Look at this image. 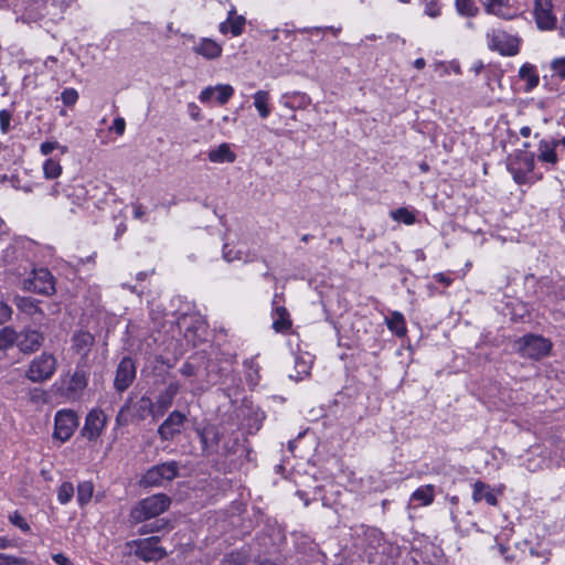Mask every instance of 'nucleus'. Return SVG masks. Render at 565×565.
Returning a JSON list of instances; mask_svg holds the SVG:
<instances>
[{
    "label": "nucleus",
    "instance_id": "1",
    "mask_svg": "<svg viewBox=\"0 0 565 565\" xmlns=\"http://www.w3.org/2000/svg\"><path fill=\"white\" fill-rule=\"evenodd\" d=\"M534 167L535 156L526 149L514 151L508 159V170L518 184L534 183L543 178L533 172Z\"/></svg>",
    "mask_w": 565,
    "mask_h": 565
},
{
    "label": "nucleus",
    "instance_id": "2",
    "mask_svg": "<svg viewBox=\"0 0 565 565\" xmlns=\"http://www.w3.org/2000/svg\"><path fill=\"white\" fill-rule=\"evenodd\" d=\"M58 361L54 353L43 351L28 364L24 376L31 383L41 384L50 381L56 373Z\"/></svg>",
    "mask_w": 565,
    "mask_h": 565
},
{
    "label": "nucleus",
    "instance_id": "3",
    "mask_svg": "<svg viewBox=\"0 0 565 565\" xmlns=\"http://www.w3.org/2000/svg\"><path fill=\"white\" fill-rule=\"evenodd\" d=\"M518 352L525 359L541 360L547 356L553 348L550 339L540 334H524L515 341Z\"/></svg>",
    "mask_w": 565,
    "mask_h": 565
},
{
    "label": "nucleus",
    "instance_id": "4",
    "mask_svg": "<svg viewBox=\"0 0 565 565\" xmlns=\"http://www.w3.org/2000/svg\"><path fill=\"white\" fill-rule=\"evenodd\" d=\"M171 504L167 494L158 493L142 499L131 511V516L136 522H143L163 513Z\"/></svg>",
    "mask_w": 565,
    "mask_h": 565
},
{
    "label": "nucleus",
    "instance_id": "5",
    "mask_svg": "<svg viewBox=\"0 0 565 565\" xmlns=\"http://www.w3.org/2000/svg\"><path fill=\"white\" fill-rule=\"evenodd\" d=\"M486 38L488 47L503 56H515L520 52L521 39L504 30L491 29Z\"/></svg>",
    "mask_w": 565,
    "mask_h": 565
},
{
    "label": "nucleus",
    "instance_id": "6",
    "mask_svg": "<svg viewBox=\"0 0 565 565\" xmlns=\"http://www.w3.org/2000/svg\"><path fill=\"white\" fill-rule=\"evenodd\" d=\"M88 367L89 365H79L76 363V369L67 379L62 380V394L68 401L78 399L88 384Z\"/></svg>",
    "mask_w": 565,
    "mask_h": 565
},
{
    "label": "nucleus",
    "instance_id": "7",
    "mask_svg": "<svg viewBox=\"0 0 565 565\" xmlns=\"http://www.w3.org/2000/svg\"><path fill=\"white\" fill-rule=\"evenodd\" d=\"M179 463L168 461L151 467L142 477L140 483L143 487H159L164 482L171 481L178 477Z\"/></svg>",
    "mask_w": 565,
    "mask_h": 565
},
{
    "label": "nucleus",
    "instance_id": "8",
    "mask_svg": "<svg viewBox=\"0 0 565 565\" xmlns=\"http://www.w3.org/2000/svg\"><path fill=\"white\" fill-rule=\"evenodd\" d=\"M135 555L145 562H157L167 556V551L160 545L159 536L139 539L132 542Z\"/></svg>",
    "mask_w": 565,
    "mask_h": 565
},
{
    "label": "nucleus",
    "instance_id": "9",
    "mask_svg": "<svg viewBox=\"0 0 565 565\" xmlns=\"http://www.w3.org/2000/svg\"><path fill=\"white\" fill-rule=\"evenodd\" d=\"M95 345V337L84 330L75 331L71 337V351L78 355L79 365H88V355Z\"/></svg>",
    "mask_w": 565,
    "mask_h": 565
},
{
    "label": "nucleus",
    "instance_id": "10",
    "mask_svg": "<svg viewBox=\"0 0 565 565\" xmlns=\"http://www.w3.org/2000/svg\"><path fill=\"white\" fill-rule=\"evenodd\" d=\"M24 287L36 294L51 295L55 290L54 277L46 268L34 269L32 277L24 280Z\"/></svg>",
    "mask_w": 565,
    "mask_h": 565
},
{
    "label": "nucleus",
    "instance_id": "11",
    "mask_svg": "<svg viewBox=\"0 0 565 565\" xmlns=\"http://www.w3.org/2000/svg\"><path fill=\"white\" fill-rule=\"evenodd\" d=\"M78 425V417L71 409L58 411L55 415L54 437L61 441L68 440Z\"/></svg>",
    "mask_w": 565,
    "mask_h": 565
},
{
    "label": "nucleus",
    "instance_id": "12",
    "mask_svg": "<svg viewBox=\"0 0 565 565\" xmlns=\"http://www.w3.org/2000/svg\"><path fill=\"white\" fill-rule=\"evenodd\" d=\"M185 420L186 416L183 413L179 411L171 412L158 427L160 439L163 441L172 440L177 435L181 434Z\"/></svg>",
    "mask_w": 565,
    "mask_h": 565
},
{
    "label": "nucleus",
    "instance_id": "13",
    "mask_svg": "<svg viewBox=\"0 0 565 565\" xmlns=\"http://www.w3.org/2000/svg\"><path fill=\"white\" fill-rule=\"evenodd\" d=\"M107 417L102 409H92L86 418L82 429V435L88 440H96L105 429Z\"/></svg>",
    "mask_w": 565,
    "mask_h": 565
},
{
    "label": "nucleus",
    "instance_id": "14",
    "mask_svg": "<svg viewBox=\"0 0 565 565\" xmlns=\"http://www.w3.org/2000/svg\"><path fill=\"white\" fill-rule=\"evenodd\" d=\"M136 377V364L129 356L122 358L117 365L114 386L118 392H125Z\"/></svg>",
    "mask_w": 565,
    "mask_h": 565
},
{
    "label": "nucleus",
    "instance_id": "15",
    "mask_svg": "<svg viewBox=\"0 0 565 565\" xmlns=\"http://www.w3.org/2000/svg\"><path fill=\"white\" fill-rule=\"evenodd\" d=\"M44 342L43 333L38 329L24 328L18 333V348L26 354L38 351Z\"/></svg>",
    "mask_w": 565,
    "mask_h": 565
},
{
    "label": "nucleus",
    "instance_id": "16",
    "mask_svg": "<svg viewBox=\"0 0 565 565\" xmlns=\"http://www.w3.org/2000/svg\"><path fill=\"white\" fill-rule=\"evenodd\" d=\"M534 15L540 30H553L555 28L556 17L553 13L552 0H536Z\"/></svg>",
    "mask_w": 565,
    "mask_h": 565
},
{
    "label": "nucleus",
    "instance_id": "17",
    "mask_svg": "<svg viewBox=\"0 0 565 565\" xmlns=\"http://www.w3.org/2000/svg\"><path fill=\"white\" fill-rule=\"evenodd\" d=\"M234 94V88L230 84H217L205 87L199 95L201 103H209L213 97L220 105H225Z\"/></svg>",
    "mask_w": 565,
    "mask_h": 565
},
{
    "label": "nucleus",
    "instance_id": "18",
    "mask_svg": "<svg viewBox=\"0 0 565 565\" xmlns=\"http://www.w3.org/2000/svg\"><path fill=\"white\" fill-rule=\"evenodd\" d=\"M205 456L220 452L221 434L214 426H207L198 431Z\"/></svg>",
    "mask_w": 565,
    "mask_h": 565
},
{
    "label": "nucleus",
    "instance_id": "19",
    "mask_svg": "<svg viewBox=\"0 0 565 565\" xmlns=\"http://www.w3.org/2000/svg\"><path fill=\"white\" fill-rule=\"evenodd\" d=\"M64 198L74 206L71 207L72 213H76V209H82L88 202V190L82 183L67 184L64 190Z\"/></svg>",
    "mask_w": 565,
    "mask_h": 565
},
{
    "label": "nucleus",
    "instance_id": "20",
    "mask_svg": "<svg viewBox=\"0 0 565 565\" xmlns=\"http://www.w3.org/2000/svg\"><path fill=\"white\" fill-rule=\"evenodd\" d=\"M181 384L178 381L170 382L157 396V414L162 415L172 406L175 396L179 394Z\"/></svg>",
    "mask_w": 565,
    "mask_h": 565
},
{
    "label": "nucleus",
    "instance_id": "21",
    "mask_svg": "<svg viewBox=\"0 0 565 565\" xmlns=\"http://www.w3.org/2000/svg\"><path fill=\"white\" fill-rule=\"evenodd\" d=\"M245 24V17L238 15L233 7L227 13V19L220 23L218 31L224 35L231 33L233 36H238L243 33Z\"/></svg>",
    "mask_w": 565,
    "mask_h": 565
},
{
    "label": "nucleus",
    "instance_id": "22",
    "mask_svg": "<svg viewBox=\"0 0 565 565\" xmlns=\"http://www.w3.org/2000/svg\"><path fill=\"white\" fill-rule=\"evenodd\" d=\"M279 104L290 110L306 109L311 104V98L302 92H286L279 97Z\"/></svg>",
    "mask_w": 565,
    "mask_h": 565
},
{
    "label": "nucleus",
    "instance_id": "23",
    "mask_svg": "<svg viewBox=\"0 0 565 565\" xmlns=\"http://www.w3.org/2000/svg\"><path fill=\"white\" fill-rule=\"evenodd\" d=\"M222 45L209 38H202L194 46L193 52L205 57L215 60L222 55Z\"/></svg>",
    "mask_w": 565,
    "mask_h": 565
},
{
    "label": "nucleus",
    "instance_id": "24",
    "mask_svg": "<svg viewBox=\"0 0 565 565\" xmlns=\"http://www.w3.org/2000/svg\"><path fill=\"white\" fill-rule=\"evenodd\" d=\"M557 142H552L547 139H542L537 146V158L542 163L555 166L558 162L556 153Z\"/></svg>",
    "mask_w": 565,
    "mask_h": 565
},
{
    "label": "nucleus",
    "instance_id": "25",
    "mask_svg": "<svg viewBox=\"0 0 565 565\" xmlns=\"http://www.w3.org/2000/svg\"><path fill=\"white\" fill-rule=\"evenodd\" d=\"M486 11L504 20L515 17V12L509 6V0H486Z\"/></svg>",
    "mask_w": 565,
    "mask_h": 565
},
{
    "label": "nucleus",
    "instance_id": "26",
    "mask_svg": "<svg viewBox=\"0 0 565 565\" xmlns=\"http://www.w3.org/2000/svg\"><path fill=\"white\" fill-rule=\"evenodd\" d=\"M472 500L475 502L486 500V502L492 507H495L498 504V499L493 490L490 488L489 484L482 481H477L473 484Z\"/></svg>",
    "mask_w": 565,
    "mask_h": 565
},
{
    "label": "nucleus",
    "instance_id": "27",
    "mask_svg": "<svg viewBox=\"0 0 565 565\" xmlns=\"http://www.w3.org/2000/svg\"><path fill=\"white\" fill-rule=\"evenodd\" d=\"M209 160L213 163H232L236 160V154L231 150L228 143H221L217 148L209 151Z\"/></svg>",
    "mask_w": 565,
    "mask_h": 565
},
{
    "label": "nucleus",
    "instance_id": "28",
    "mask_svg": "<svg viewBox=\"0 0 565 565\" xmlns=\"http://www.w3.org/2000/svg\"><path fill=\"white\" fill-rule=\"evenodd\" d=\"M273 328L276 332H287L291 328V320L285 307L277 306L273 310Z\"/></svg>",
    "mask_w": 565,
    "mask_h": 565
},
{
    "label": "nucleus",
    "instance_id": "29",
    "mask_svg": "<svg viewBox=\"0 0 565 565\" xmlns=\"http://www.w3.org/2000/svg\"><path fill=\"white\" fill-rule=\"evenodd\" d=\"M519 77L522 81L526 82V87H525L526 92H531L540 83V77H539V74L536 72V67L534 65L530 64V63H524L520 67V70H519Z\"/></svg>",
    "mask_w": 565,
    "mask_h": 565
},
{
    "label": "nucleus",
    "instance_id": "30",
    "mask_svg": "<svg viewBox=\"0 0 565 565\" xmlns=\"http://www.w3.org/2000/svg\"><path fill=\"white\" fill-rule=\"evenodd\" d=\"M435 487L433 484H425L417 488L411 495V502L416 501L419 505L427 507L434 502Z\"/></svg>",
    "mask_w": 565,
    "mask_h": 565
},
{
    "label": "nucleus",
    "instance_id": "31",
    "mask_svg": "<svg viewBox=\"0 0 565 565\" xmlns=\"http://www.w3.org/2000/svg\"><path fill=\"white\" fill-rule=\"evenodd\" d=\"M254 106L260 118L266 119L270 115L269 93L267 90H257L254 95Z\"/></svg>",
    "mask_w": 565,
    "mask_h": 565
},
{
    "label": "nucleus",
    "instance_id": "32",
    "mask_svg": "<svg viewBox=\"0 0 565 565\" xmlns=\"http://www.w3.org/2000/svg\"><path fill=\"white\" fill-rule=\"evenodd\" d=\"M386 326L397 337H404L407 332L404 316L398 311L392 312V315L386 318Z\"/></svg>",
    "mask_w": 565,
    "mask_h": 565
},
{
    "label": "nucleus",
    "instance_id": "33",
    "mask_svg": "<svg viewBox=\"0 0 565 565\" xmlns=\"http://www.w3.org/2000/svg\"><path fill=\"white\" fill-rule=\"evenodd\" d=\"M137 412L141 418L151 415L153 419L161 417L157 414V404L148 396H142L137 403Z\"/></svg>",
    "mask_w": 565,
    "mask_h": 565
},
{
    "label": "nucleus",
    "instance_id": "34",
    "mask_svg": "<svg viewBox=\"0 0 565 565\" xmlns=\"http://www.w3.org/2000/svg\"><path fill=\"white\" fill-rule=\"evenodd\" d=\"M18 345V332L11 327H4L0 330V350L4 351Z\"/></svg>",
    "mask_w": 565,
    "mask_h": 565
},
{
    "label": "nucleus",
    "instance_id": "35",
    "mask_svg": "<svg viewBox=\"0 0 565 565\" xmlns=\"http://www.w3.org/2000/svg\"><path fill=\"white\" fill-rule=\"evenodd\" d=\"M94 486L90 481L79 482L77 486V502L81 507L87 504L93 495Z\"/></svg>",
    "mask_w": 565,
    "mask_h": 565
},
{
    "label": "nucleus",
    "instance_id": "36",
    "mask_svg": "<svg viewBox=\"0 0 565 565\" xmlns=\"http://www.w3.org/2000/svg\"><path fill=\"white\" fill-rule=\"evenodd\" d=\"M391 217L396 222H402L406 225H413L416 217L413 211L407 207H399L391 212Z\"/></svg>",
    "mask_w": 565,
    "mask_h": 565
},
{
    "label": "nucleus",
    "instance_id": "37",
    "mask_svg": "<svg viewBox=\"0 0 565 565\" xmlns=\"http://www.w3.org/2000/svg\"><path fill=\"white\" fill-rule=\"evenodd\" d=\"M244 365L247 369V382L250 385H257L260 380L258 363L256 362L255 359H248L244 362Z\"/></svg>",
    "mask_w": 565,
    "mask_h": 565
},
{
    "label": "nucleus",
    "instance_id": "38",
    "mask_svg": "<svg viewBox=\"0 0 565 565\" xmlns=\"http://www.w3.org/2000/svg\"><path fill=\"white\" fill-rule=\"evenodd\" d=\"M248 559L249 554L245 548L231 552L225 556V562L228 565H246Z\"/></svg>",
    "mask_w": 565,
    "mask_h": 565
},
{
    "label": "nucleus",
    "instance_id": "39",
    "mask_svg": "<svg viewBox=\"0 0 565 565\" xmlns=\"http://www.w3.org/2000/svg\"><path fill=\"white\" fill-rule=\"evenodd\" d=\"M43 173L46 179H56L62 173V167L58 161L50 158L43 163Z\"/></svg>",
    "mask_w": 565,
    "mask_h": 565
},
{
    "label": "nucleus",
    "instance_id": "40",
    "mask_svg": "<svg viewBox=\"0 0 565 565\" xmlns=\"http://www.w3.org/2000/svg\"><path fill=\"white\" fill-rule=\"evenodd\" d=\"M455 4L458 13L463 17H475L478 13V8L472 0H456Z\"/></svg>",
    "mask_w": 565,
    "mask_h": 565
},
{
    "label": "nucleus",
    "instance_id": "41",
    "mask_svg": "<svg viewBox=\"0 0 565 565\" xmlns=\"http://www.w3.org/2000/svg\"><path fill=\"white\" fill-rule=\"evenodd\" d=\"M74 486L71 482H63L57 489V500L61 504L68 503L74 495Z\"/></svg>",
    "mask_w": 565,
    "mask_h": 565
},
{
    "label": "nucleus",
    "instance_id": "42",
    "mask_svg": "<svg viewBox=\"0 0 565 565\" xmlns=\"http://www.w3.org/2000/svg\"><path fill=\"white\" fill-rule=\"evenodd\" d=\"M295 371L296 374H290L289 377L295 381H300L303 376L308 375L310 372V363L297 358L295 361Z\"/></svg>",
    "mask_w": 565,
    "mask_h": 565
},
{
    "label": "nucleus",
    "instance_id": "43",
    "mask_svg": "<svg viewBox=\"0 0 565 565\" xmlns=\"http://www.w3.org/2000/svg\"><path fill=\"white\" fill-rule=\"evenodd\" d=\"M551 71L553 76H557L559 79H565V56L556 57L551 62Z\"/></svg>",
    "mask_w": 565,
    "mask_h": 565
},
{
    "label": "nucleus",
    "instance_id": "44",
    "mask_svg": "<svg viewBox=\"0 0 565 565\" xmlns=\"http://www.w3.org/2000/svg\"><path fill=\"white\" fill-rule=\"evenodd\" d=\"M9 520L14 526L19 527L22 532L28 533L31 531L29 523L18 511L10 514Z\"/></svg>",
    "mask_w": 565,
    "mask_h": 565
},
{
    "label": "nucleus",
    "instance_id": "45",
    "mask_svg": "<svg viewBox=\"0 0 565 565\" xmlns=\"http://www.w3.org/2000/svg\"><path fill=\"white\" fill-rule=\"evenodd\" d=\"M61 99L65 106H73L78 99V93L74 88H65L61 94Z\"/></svg>",
    "mask_w": 565,
    "mask_h": 565
},
{
    "label": "nucleus",
    "instance_id": "46",
    "mask_svg": "<svg viewBox=\"0 0 565 565\" xmlns=\"http://www.w3.org/2000/svg\"><path fill=\"white\" fill-rule=\"evenodd\" d=\"M55 149H61V151L63 153H65L67 151V147L60 146V143L56 141H45V142L41 143V147H40L41 153L43 156L50 154Z\"/></svg>",
    "mask_w": 565,
    "mask_h": 565
},
{
    "label": "nucleus",
    "instance_id": "47",
    "mask_svg": "<svg viewBox=\"0 0 565 565\" xmlns=\"http://www.w3.org/2000/svg\"><path fill=\"white\" fill-rule=\"evenodd\" d=\"M12 316V309L9 305L0 300V324L6 323Z\"/></svg>",
    "mask_w": 565,
    "mask_h": 565
},
{
    "label": "nucleus",
    "instance_id": "48",
    "mask_svg": "<svg viewBox=\"0 0 565 565\" xmlns=\"http://www.w3.org/2000/svg\"><path fill=\"white\" fill-rule=\"evenodd\" d=\"M11 114L10 111L2 109L0 110V128L3 134L8 132L10 127Z\"/></svg>",
    "mask_w": 565,
    "mask_h": 565
},
{
    "label": "nucleus",
    "instance_id": "49",
    "mask_svg": "<svg viewBox=\"0 0 565 565\" xmlns=\"http://www.w3.org/2000/svg\"><path fill=\"white\" fill-rule=\"evenodd\" d=\"M65 188H67V184H63L62 182H56L51 186L49 194L55 199H57L60 196L64 198Z\"/></svg>",
    "mask_w": 565,
    "mask_h": 565
},
{
    "label": "nucleus",
    "instance_id": "50",
    "mask_svg": "<svg viewBox=\"0 0 565 565\" xmlns=\"http://www.w3.org/2000/svg\"><path fill=\"white\" fill-rule=\"evenodd\" d=\"M126 121L121 117H117L113 121L111 130H114L117 135L121 136L125 132Z\"/></svg>",
    "mask_w": 565,
    "mask_h": 565
},
{
    "label": "nucleus",
    "instance_id": "51",
    "mask_svg": "<svg viewBox=\"0 0 565 565\" xmlns=\"http://www.w3.org/2000/svg\"><path fill=\"white\" fill-rule=\"evenodd\" d=\"M20 563L21 559L15 556L0 554V565H19Z\"/></svg>",
    "mask_w": 565,
    "mask_h": 565
},
{
    "label": "nucleus",
    "instance_id": "52",
    "mask_svg": "<svg viewBox=\"0 0 565 565\" xmlns=\"http://www.w3.org/2000/svg\"><path fill=\"white\" fill-rule=\"evenodd\" d=\"M223 258L226 260V262H233L235 259H239V254L236 252V253H233L232 249H228V246L227 244L224 245L223 247Z\"/></svg>",
    "mask_w": 565,
    "mask_h": 565
},
{
    "label": "nucleus",
    "instance_id": "53",
    "mask_svg": "<svg viewBox=\"0 0 565 565\" xmlns=\"http://www.w3.org/2000/svg\"><path fill=\"white\" fill-rule=\"evenodd\" d=\"M425 13L431 18H437L440 14V9L436 4L429 3L426 6Z\"/></svg>",
    "mask_w": 565,
    "mask_h": 565
},
{
    "label": "nucleus",
    "instance_id": "54",
    "mask_svg": "<svg viewBox=\"0 0 565 565\" xmlns=\"http://www.w3.org/2000/svg\"><path fill=\"white\" fill-rule=\"evenodd\" d=\"M321 31H331L334 35H337L339 32H340V29L338 28H334V26H326V28H319V26H316V28H311V29H308L307 32L313 34V33H319Z\"/></svg>",
    "mask_w": 565,
    "mask_h": 565
},
{
    "label": "nucleus",
    "instance_id": "55",
    "mask_svg": "<svg viewBox=\"0 0 565 565\" xmlns=\"http://www.w3.org/2000/svg\"><path fill=\"white\" fill-rule=\"evenodd\" d=\"M52 559L57 564V565H71V561L68 559L67 556H65L64 554L62 553H57V554H54L52 556Z\"/></svg>",
    "mask_w": 565,
    "mask_h": 565
},
{
    "label": "nucleus",
    "instance_id": "56",
    "mask_svg": "<svg viewBox=\"0 0 565 565\" xmlns=\"http://www.w3.org/2000/svg\"><path fill=\"white\" fill-rule=\"evenodd\" d=\"M180 373L184 376H193L194 375V366L190 363H184L180 367Z\"/></svg>",
    "mask_w": 565,
    "mask_h": 565
},
{
    "label": "nucleus",
    "instance_id": "57",
    "mask_svg": "<svg viewBox=\"0 0 565 565\" xmlns=\"http://www.w3.org/2000/svg\"><path fill=\"white\" fill-rule=\"evenodd\" d=\"M189 108H190V116H191L194 120L199 121V120H201V119H202L201 110H200V108H199L196 105H194V104H190V105H189Z\"/></svg>",
    "mask_w": 565,
    "mask_h": 565
},
{
    "label": "nucleus",
    "instance_id": "58",
    "mask_svg": "<svg viewBox=\"0 0 565 565\" xmlns=\"http://www.w3.org/2000/svg\"><path fill=\"white\" fill-rule=\"evenodd\" d=\"M237 441L238 440L235 439L232 446H230L228 444H224L221 448V455L226 457L234 452V446L237 444Z\"/></svg>",
    "mask_w": 565,
    "mask_h": 565
},
{
    "label": "nucleus",
    "instance_id": "59",
    "mask_svg": "<svg viewBox=\"0 0 565 565\" xmlns=\"http://www.w3.org/2000/svg\"><path fill=\"white\" fill-rule=\"evenodd\" d=\"M434 277L438 282H441L446 286H449L452 281L448 276L444 275L443 273L436 274Z\"/></svg>",
    "mask_w": 565,
    "mask_h": 565
},
{
    "label": "nucleus",
    "instance_id": "60",
    "mask_svg": "<svg viewBox=\"0 0 565 565\" xmlns=\"http://www.w3.org/2000/svg\"><path fill=\"white\" fill-rule=\"evenodd\" d=\"M14 546V542L10 539L0 536V550Z\"/></svg>",
    "mask_w": 565,
    "mask_h": 565
},
{
    "label": "nucleus",
    "instance_id": "61",
    "mask_svg": "<svg viewBox=\"0 0 565 565\" xmlns=\"http://www.w3.org/2000/svg\"><path fill=\"white\" fill-rule=\"evenodd\" d=\"M143 215H145V210H143L142 205L136 204L134 206V216H135V218L140 220V218H142Z\"/></svg>",
    "mask_w": 565,
    "mask_h": 565
},
{
    "label": "nucleus",
    "instance_id": "62",
    "mask_svg": "<svg viewBox=\"0 0 565 565\" xmlns=\"http://www.w3.org/2000/svg\"><path fill=\"white\" fill-rule=\"evenodd\" d=\"M426 65V62L423 57H419V58H416L415 62H414V66L417 68V70H422L424 68Z\"/></svg>",
    "mask_w": 565,
    "mask_h": 565
},
{
    "label": "nucleus",
    "instance_id": "63",
    "mask_svg": "<svg viewBox=\"0 0 565 565\" xmlns=\"http://www.w3.org/2000/svg\"><path fill=\"white\" fill-rule=\"evenodd\" d=\"M520 135L524 138L530 137L531 135V128L529 126H524L520 129Z\"/></svg>",
    "mask_w": 565,
    "mask_h": 565
},
{
    "label": "nucleus",
    "instance_id": "64",
    "mask_svg": "<svg viewBox=\"0 0 565 565\" xmlns=\"http://www.w3.org/2000/svg\"><path fill=\"white\" fill-rule=\"evenodd\" d=\"M551 141L552 142H557V147L562 146L563 149L565 150V136L563 138H561V139H552Z\"/></svg>",
    "mask_w": 565,
    "mask_h": 565
}]
</instances>
